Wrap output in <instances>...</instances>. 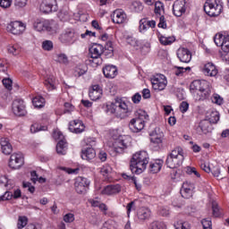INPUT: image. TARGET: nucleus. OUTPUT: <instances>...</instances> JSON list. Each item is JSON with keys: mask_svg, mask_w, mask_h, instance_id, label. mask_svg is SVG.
Segmentation results:
<instances>
[{"mask_svg": "<svg viewBox=\"0 0 229 229\" xmlns=\"http://www.w3.org/2000/svg\"><path fill=\"white\" fill-rule=\"evenodd\" d=\"M56 58L59 64H64V65H67V64H69V58L65 54H57Z\"/></svg>", "mask_w": 229, "mask_h": 229, "instance_id": "nucleus-43", "label": "nucleus"}, {"mask_svg": "<svg viewBox=\"0 0 229 229\" xmlns=\"http://www.w3.org/2000/svg\"><path fill=\"white\" fill-rule=\"evenodd\" d=\"M164 140V132L160 131V128H156L151 133H150V141L152 144H162Z\"/></svg>", "mask_w": 229, "mask_h": 229, "instance_id": "nucleus-20", "label": "nucleus"}, {"mask_svg": "<svg viewBox=\"0 0 229 229\" xmlns=\"http://www.w3.org/2000/svg\"><path fill=\"white\" fill-rule=\"evenodd\" d=\"M103 74L106 78L114 79L117 75V67L107 64L103 68Z\"/></svg>", "mask_w": 229, "mask_h": 229, "instance_id": "nucleus-24", "label": "nucleus"}, {"mask_svg": "<svg viewBox=\"0 0 229 229\" xmlns=\"http://www.w3.org/2000/svg\"><path fill=\"white\" fill-rule=\"evenodd\" d=\"M211 173L215 178H219L221 174V168L219 167V165L216 164L214 166H212Z\"/></svg>", "mask_w": 229, "mask_h": 229, "instance_id": "nucleus-49", "label": "nucleus"}, {"mask_svg": "<svg viewBox=\"0 0 229 229\" xmlns=\"http://www.w3.org/2000/svg\"><path fill=\"white\" fill-rule=\"evenodd\" d=\"M32 105L35 106V108H43V106L46 105V98L41 96L35 97L32 99Z\"/></svg>", "mask_w": 229, "mask_h": 229, "instance_id": "nucleus-36", "label": "nucleus"}, {"mask_svg": "<svg viewBox=\"0 0 229 229\" xmlns=\"http://www.w3.org/2000/svg\"><path fill=\"white\" fill-rule=\"evenodd\" d=\"M128 112H130V109H128V105H126V102H123V100H117L114 103V107L112 111V114H116L117 117L124 119V117L128 115Z\"/></svg>", "mask_w": 229, "mask_h": 229, "instance_id": "nucleus-8", "label": "nucleus"}, {"mask_svg": "<svg viewBox=\"0 0 229 229\" xmlns=\"http://www.w3.org/2000/svg\"><path fill=\"white\" fill-rule=\"evenodd\" d=\"M28 4V0H14V6L16 8H24Z\"/></svg>", "mask_w": 229, "mask_h": 229, "instance_id": "nucleus-53", "label": "nucleus"}, {"mask_svg": "<svg viewBox=\"0 0 229 229\" xmlns=\"http://www.w3.org/2000/svg\"><path fill=\"white\" fill-rule=\"evenodd\" d=\"M1 8H10L12 6V0H0Z\"/></svg>", "mask_w": 229, "mask_h": 229, "instance_id": "nucleus-59", "label": "nucleus"}, {"mask_svg": "<svg viewBox=\"0 0 229 229\" xmlns=\"http://www.w3.org/2000/svg\"><path fill=\"white\" fill-rule=\"evenodd\" d=\"M128 148V144L124 142V140H117L114 143V151L116 153H123V149H126Z\"/></svg>", "mask_w": 229, "mask_h": 229, "instance_id": "nucleus-35", "label": "nucleus"}, {"mask_svg": "<svg viewBox=\"0 0 229 229\" xmlns=\"http://www.w3.org/2000/svg\"><path fill=\"white\" fill-rule=\"evenodd\" d=\"M101 173H102L103 176H106V175L110 174V173H112V167L108 165H106L105 166H103L101 168Z\"/></svg>", "mask_w": 229, "mask_h": 229, "instance_id": "nucleus-54", "label": "nucleus"}, {"mask_svg": "<svg viewBox=\"0 0 229 229\" xmlns=\"http://www.w3.org/2000/svg\"><path fill=\"white\" fill-rule=\"evenodd\" d=\"M45 31H47L49 35H56L58 33V23L55 21H47V26L45 27Z\"/></svg>", "mask_w": 229, "mask_h": 229, "instance_id": "nucleus-30", "label": "nucleus"}, {"mask_svg": "<svg viewBox=\"0 0 229 229\" xmlns=\"http://www.w3.org/2000/svg\"><path fill=\"white\" fill-rule=\"evenodd\" d=\"M13 112L14 115H18V117H22L26 115V106L24 105V101L22 99L13 100Z\"/></svg>", "mask_w": 229, "mask_h": 229, "instance_id": "nucleus-13", "label": "nucleus"}, {"mask_svg": "<svg viewBox=\"0 0 229 229\" xmlns=\"http://www.w3.org/2000/svg\"><path fill=\"white\" fill-rule=\"evenodd\" d=\"M182 189H190V191H194V183H191L190 182H185L182 183Z\"/></svg>", "mask_w": 229, "mask_h": 229, "instance_id": "nucleus-63", "label": "nucleus"}, {"mask_svg": "<svg viewBox=\"0 0 229 229\" xmlns=\"http://www.w3.org/2000/svg\"><path fill=\"white\" fill-rule=\"evenodd\" d=\"M69 130L72 133H82L85 131V125L82 121L73 120L69 123Z\"/></svg>", "mask_w": 229, "mask_h": 229, "instance_id": "nucleus-19", "label": "nucleus"}, {"mask_svg": "<svg viewBox=\"0 0 229 229\" xmlns=\"http://www.w3.org/2000/svg\"><path fill=\"white\" fill-rule=\"evenodd\" d=\"M0 146L4 155H11L12 151H13V148L7 138L0 139Z\"/></svg>", "mask_w": 229, "mask_h": 229, "instance_id": "nucleus-23", "label": "nucleus"}, {"mask_svg": "<svg viewBox=\"0 0 229 229\" xmlns=\"http://www.w3.org/2000/svg\"><path fill=\"white\" fill-rule=\"evenodd\" d=\"M131 10H133V12H136L137 13L142 12V10H144V5H142V3L139 2V1H134L131 4Z\"/></svg>", "mask_w": 229, "mask_h": 229, "instance_id": "nucleus-39", "label": "nucleus"}, {"mask_svg": "<svg viewBox=\"0 0 229 229\" xmlns=\"http://www.w3.org/2000/svg\"><path fill=\"white\" fill-rule=\"evenodd\" d=\"M2 83H3L4 87H5V89H7V90H12V89H13L12 85L13 83L12 79H10V78L4 79L2 81Z\"/></svg>", "mask_w": 229, "mask_h": 229, "instance_id": "nucleus-50", "label": "nucleus"}, {"mask_svg": "<svg viewBox=\"0 0 229 229\" xmlns=\"http://www.w3.org/2000/svg\"><path fill=\"white\" fill-rule=\"evenodd\" d=\"M187 2L185 0H176L173 4V13L175 17H182L185 13L187 7L185 6Z\"/></svg>", "mask_w": 229, "mask_h": 229, "instance_id": "nucleus-15", "label": "nucleus"}, {"mask_svg": "<svg viewBox=\"0 0 229 229\" xmlns=\"http://www.w3.org/2000/svg\"><path fill=\"white\" fill-rule=\"evenodd\" d=\"M158 28H163V30L167 28V23L165 22V17H164V15L160 16L159 18Z\"/></svg>", "mask_w": 229, "mask_h": 229, "instance_id": "nucleus-60", "label": "nucleus"}, {"mask_svg": "<svg viewBox=\"0 0 229 229\" xmlns=\"http://www.w3.org/2000/svg\"><path fill=\"white\" fill-rule=\"evenodd\" d=\"M140 99H142V96L140 93H135L131 98L132 103L135 105H139V103H140Z\"/></svg>", "mask_w": 229, "mask_h": 229, "instance_id": "nucleus-57", "label": "nucleus"}, {"mask_svg": "<svg viewBox=\"0 0 229 229\" xmlns=\"http://www.w3.org/2000/svg\"><path fill=\"white\" fill-rule=\"evenodd\" d=\"M147 121H149V115L146 111L140 110L137 112L136 117L132 118L129 123V128L132 133L142 131L146 126Z\"/></svg>", "mask_w": 229, "mask_h": 229, "instance_id": "nucleus-3", "label": "nucleus"}, {"mask_svg": "<svg viewBox=\"0 0 229 229\" xmlns=\"http://www.w3.org/2000/svg\"><path fill=\"white\" fill-rule=\"evenodd\" d=\"M13 198V193L11 191H5L4 195L0 196V201H8Z\"/></svg>", "mask_w": 229, "mask_h": 229, "instance_id": "nucleus-52", "label": "nucleus"}, {"mask_svg": "<svg viewBox=\"0 0 229 229\" xmlns=\"http://www.w3.org/2000/svg\"><path fill=\"white\" fill-rule=\"evenodd\" d=\"M162 12H164V4L157 1L155 3V13H157L158 15H162Z\"/></svg>", "mask_w": 229, "mask_h": 229, "instance_id": "nucleus-48", "label": "nucleus"}, {"mask_svg": "<svg viewBox=\"0 0 229 229\" xmlns=\"http://www.w3.org/2000/svg\"><path fill=\"white\" fill-rule=\"evenodd\" d=\"M149 229H165V224L160 221H154L150 224Z\"/></svg>", "mask_w": 229, "mask_h": 229, "instance_id": "nucleus-41", "label": "nucleus"}, {"mask_svg": "<svg viewBox=\"0 0 229 229\" xmlns=\"http://www.w3.org/2000/svg\"><path fill=\"white\" fill-rule=\"evenodd\" d=\"M64 223H72L74 221V214L68 213L64 216Z\"/></svg>", "mask_w": 229, "mask_h": 229, "instance_id": "nucleus-56", "label": "nucleus"}, {"mask_svg": "<svg viewBox=\"0 0 229 229\" xmlns=\"http://www.w3.org/2000/svg\"><path fill=\"white\" fill-rule=\"evenodd\" d=\"M149 164V155L146 151L137 152L132 156L130 169L132 174H142Z\"/></svg>", "mask_w": 229, "mask_h": 229, "instance_id": "nucleus-2", "label": "nucleus"}, {"mask_svg": "<svg viewBox=\"0 0 229 229\" xmlns=\"http://www.w3.org/2000/svg\"><path fill=\"white\" fill-rule=\"evenodd\" d=\"M125 42H127L129 46H131L132 47H139V40L132 36L125 37Z\"/></svg>", "mask_w": 229, "mask_h": 229, "instance_id": "nucleus-40", "label": "nucleus"}, {"mask_svg": "<svg viewBox=\"0 0 229 229\" xmlns=\"http://www.w3.org/2000/svg\"><path fill=\"white\" fill-rule=\"evenodd\" d=\"M59 40L62 44L72 46L76 42V32L72 29H67L59 35Z\"/></svg>", "mask_w": 229, "mask_h": 229, "instance_id": "nucleus-7", "label": "nucleus"}, {"mask_svg": "<svg viewBox=\"0 0 229 229\" xmlns=\"http://www.w3.org/2000/svg\"><path fill=\"white\" fill-rule=\"evenodd\" d=\"M204 12L209 17H218L223 12V0H207L204 4Z\"/></svg>", "mask_w": 229, "mask_h": 229, "instance_id": "nucleus-5", "label": "nucleus"}, {"mask_svg": "<svg viewBox=\"0 0 229 229\" xmlns=\"http://www.w3.org/2000/svg\"><path fill=\"white\" fill-rule=\"evenodd\" d=\"M81 158L83 160H94L96 158V150L93 148H87L86 149L82 150Z\"/></svg>", "mask_w": 229, "mask_h": 229, "instance_id": "nucleus-27", "label": "nucleus"}, {"mask_svg": "<svg viewBox=\"0 0 229 229\" xmlns=\"http://www.w3.org/2000/svg\"><path fill=\"white\" fill-rule=\"evenodd\" d=\"M24 165V156L22 153H13L9 160L11 169H21Z\"/></svg>", "mask_w": 229, "mask_h": 229, "instance_id": "nucleus-10", "label": "nucleus"}, {"mask_svg": "<svg viewBox=\"0 0 229 229\" xmlns=\"http://www.w3.org/2000/svg\"><path fill=\"white\" fill-rule=\"evenodd\" d=\"M8 53L10 55H13V56H17V55H21V48L19 45L9 46L7 48Z\"/></svg>", "mask_w": 229, "mask_h": 229, "instance_id": "nucleus-38", "label": "nucleus"}, {"mask_svg": "<svg viewBox=\"0 0 229 229\" xmlns=\"http://www.w3.org/2000/svg\"><path fill=\"white\" fill-rule=\"evenodd\" d=\"M111 17L114 24H124L128 22V16L126 15V13H124V11H123L122 9H117L114 11Z\"/></svg>", "mask_w": 229, "mask_h": 229, "instance_id": "nucleus-16", "label": "nucleus"}, {"mask_svg": "<svg viewBox=\"0 0 229 229\" xmlns=\"http://www.w3.org/2000/svg\"><path fill=\"white\" fill-rule=\"evenodd\" d=\"M185 156H183V148L182 147L174 148L166 157V165L170 169H176L183 164Z\"/></svg>", "mask_w": 229, "mask_h": 229, "instance_id": "nucleus-4", "label": "nucleus"}, {"mask_svg": "<svg viewBox=\"0 0 229 229\" xmlns=\"http://www.w3.org/2000/svg\"><path fill=\"white\" fill-rule=\"evenodd\" d=\"M163 164H164V161L162 160H157L154 163H150L149 164L150 173H153V174L159 173L160 169H162Z\"/></svg>", "mask_w": 229, "mask_h": 229, "instance_id": "nucleus-32", "label": "nucleus"}, {"mask_svg": "<svg viewBox=\"0 0 229 229\" xmlns=\"http://www.w3.org/2000/svg\"><path fill=\"white\" fill-rule=\"evenodd\" d=\"M203 72L206 74V76H217V68H216L214 64L208 63L204 65Z\"/></svg>", "mask_w": 229, "mask_h": 229, "instance_id": "nucleus-26", "label": "nucleus"}, {"mask_svg": "<svg viewBox=\"0 0 229 229\" xmlns=\"http://www.w3.org/2000/svg\"><path fill=\"white\" fill-rule=\"evenodd\" d=\"M137 217L140 223H144V221H148L149 217H151V209L148 208H140L137 211Z\"/></svg>", "mask_w": 229, "mask_h": 229, "instance_id": "nucleus-21", "label": "nucleus"}, {"mask_svg": "<svg viewBox=\"0 0 229 229\" xmlns=\"http://www.w3.org/2000/svg\"><path fill=\"white\" fill-rule=\"evenodd\" d=\"M199 127L200 128L202 133L207 135V133L212 132V123L208 120H201Z\"/></svg>", "mask_w": 229, "mask_h": 229, "instance_id": "nucleus-29", "label": "nucleus"}, {"mask_svg": "<svg viewBox=\"0 0 229 229\" xmlns=\"http://www.w3.org/2000/svg\"><path fill=\"white\" fill-rule=\"evenodd\" d=\"M47 26V21L37 20L33 23V28L36 31H46V27Z\"/></svg>", "mask_w": 229, "mask_h": 229, "instance_id": "nucleus-34", "label": "nucleus"}, {"mask_svg": "<svg viewBox=\"0 0 229 229\" xmlns=\"http://www.w3.org/2000/svg\"><path fill=\"white\" fill-rule=\"evenodd\" d=\"M90 185V181L85 177L79 176L75 179L74 187L78 194H85Z\"/></svg>", "mask_w": 229, "mask_h": 229, "instance_id": "nucleus-9", "label": "nucleus"}, {"mask_svg": "<svg viewBox=\"0 0 229 229\" xmlns=\"http://www.w3.org/2000/svg\"><path fill=\"white\" fill-rule=\"evenodd\" d=\"M42 48L44 49V51H53V41L51 40L43 41Z\"/></svg>", "mask_w": 229, "mask_h": 229, "instance_id": "nucleus-47", "label": "nucleus"}, {"mask_svg": "<svg viewBox=\"0 0 229 229\" xmlns=\"http://www.w3.org/2000/svg\"><path fill=\"white\" fill-rule=\"evenodd\" d=\"M187 174H194L197 178H200L201 174L196 170V167L188 166L186 170Z\"/></svg>", "mask_w": 229, "mask_h": 229, "instance_id": "nucleus-51", "label": "nucleus"}, {"mask_svg": "<svg viewBox=\"0 0 229 229\" xmlns=\"http://www.w3.org/2000/svg\"><path fill=\"white\" fill-rule=\"evenodd\" d=\"M7 31L13 35H22L26 31V24L22 21H12L7 25Z\"/></svg>", "mask_w": 229, "mask_h": 229, "instance_id": "nucleus-11", "label": "nucleus"}, {"mask_svg": "<svg viewBox=\"0 0 229 229\" xmlns=\"http://www.w3.org/2000/svg\"><path fill=\"white\" fill-rule=\"evenodd\" d=\"M222 51H229V36H226L225 41H224Z\"/></svg>", "mask_w": 229, "mask_h": 229, "instance_id": "nucleus-64", "label": "nucleus"}, {"mask_svg": "<svg viewBox=\"0 0 229 229\" xmlns=\"http://www.w3.org/2000/svg\"><path fill=\"white\" fill-rule=\"evenodd\" d=\"M119 192H121V185L119 184L107 185L102 191V194H106L107 196H112V194H119Z\"/></svg>", "mask_w": 229, "mask_h": 229, "instance_id": "nucleus-25", "label": "nucleus"}, {"mask_svg": "<svg viewBox=\"0 0 229 229\" xmlns=\"http://www.w3.org/2000/svg\"><path fill=\"white\" fill-rule=\"evenodd\" d=\"M39 10L42 13H51V12H56L58 10L56 0H43L40 4Z\"/></svg>", "mask_w": 229, "mask_h": 229, "instance_id": "nucleus-12", "label": "nucleus"}, {"mask_svg": "<svg viewBox=\"0 0 229 229\" xmlns=\"http://www.w3.org/2000/svg\"><path fill=\"white\" fill-rule=\"evenodd\" d=\"M212 210H213V216H215V217H219L220 213H219V207L217 206V204L213 203Z\"/></svg>", "mask_w": 229, "mask_h": 229, "instance_id": "nucleus-62", "label": "nucleus"}, {"mask_svg": "<svg viewBox=\"0 0 229 229\" xmlns=\"http://www.w3.org/2000/svg\"><path fill=\"white\" fill-rule=\"evenodd\" d=\"M206 121H208L211 124H216L219 121V113L217 111H212L206 115Z\"/></svg>", "mask_w": 229, "mask_h": 229, "instance_id": "nucleus-33", "label": "nucleus"}, {"mask_svg": "<svg viewBox=\"0 0 229 229\" xmlns=\"http://www.w3.org/2000/svg\"><path fill=\"white\" fill-rule=\"evenodd\" d=\"M44 84L47 86V89H48V90H55V89H56V79L55 78V76L49 75L45 80Z\"/></svg>", "mask_w": 229, "mask_h": 229, "instance_id": "nucleus-31", "label": "nucleus"}, {"mask_svg": "<svg viewBox=\"0 0 229 229\" xmlns=\"http://www.w3.org/2000/svg\"><path fill=\"white\" fill-rule=\"evenodd\" d=\"M192 191L193 190L187 189V188H181V194H182V198L189 199V198L192 197Z\"/></svg>", "mask_w": 229, "mask_h": 229, "instance_id": "nucleus-44", "label": "nucleus"}, {"mask_svg": "<svg viewBox=\"0 0 229 229\" xmlns=\"http://www.w3.org/2000/svg\"><path fill=\"white\" fill-rule=\"evenodd\" d=\"M28 225V217L26 216H19L17 227L18 229H22L24 226Z\"/></svg>", "mask_w": 229, "mask_h": 229, "instance_id": "nucleus-45", "label": "nucleus"}, {"mask_svg": "<svg viewBox=\"0 0 229 229\" xmlns=\"http://www.w3.org/2000/svg\"><path fill=\"white\" fill-rule=\"evenodd\" d=\"M158 39L160 44H162V46H171V44H173V42H174L176 40V38H174V36H167V35H164V34H159L158 35Z\"/></svg>", "mask_w": 229, "mask_h": 229, "instance_id": "nucleus-28", "label": "nucleus"}, {"mask_svg": "<svg viewBox=\"0 0 229 229\" xmlns=\"http://www.w3.org/2000/svg\"><path fill=\"white\" fill-rule=\"evenodd\" d=\"M103 95V89L99 87V85H93L92 89H89V98L91 101H98V99L101 98Z\"/></svg>", "mask_w": 229, "mask_h": 229, "instance_id": "nucleus-22", "label": "nucleus"}, {"mask_svg": "<svg viewBox=\"0 0 229 229\" xmlns=\"http://www.w3.org/2000/svg\"><path fill=\"white\" fill-rule=\"evenodd\" d=\"M201 224L204 229L208 228L212 226V220L210 218H204L202 219Z\"/></svg>", "mask_w": 229, "mask_h": 229, "instance_id": "nucleus-58", "label": "nucleus"}, {"mask_svg": "<svg viewBox=\"0 0 229 229\" xmlns=\"http://www.w3.org/2000/svg\"><path fill=\"white\" fill-rule=\"evenodd\" d=\"M76 72L78 73L79 76H83L85 72H87V66L85 65H79L76 68Z\"/></svg>", "mask_w": 229, "mask_h": 229, "instance_id": "nucleus-55", "label": "nucleus"}, {"mask_svg": "<svg viewBox=\"0 0 229 229\" xmlns=\"http://www.w3.org/2000/svg\"><path fill=\"white\" fill-rule=\"evenodd\" d=\"M148 20L143 18L140 21V33H144V31L148 30Z\"/></svg>", "mask_w": 229, "mask_h": 229, "instance_id": "nucleus-46", "label": "nucleus"}, {"mask_svg": "<svg viewBox=\"0 0 229 229\" xmlns=\"http://www.w3.org/2000/svg\"><path fill=\"white\" fill-rule=\"evenodd\" d=\"M151 83L154 90H164L165 87H167V80H165V76L164 75H160L159 78L152 79Z\"/></svg>", "mask_w": 229, "mask_h": 229, "instance_id": "nucleus-18", "label": "nucleus"}, {"mask_svg": "<svg viewBox=\"0 0 229 229\" xmlns=\"http://www.w3.org/2000/svg\"><path fill=\"white\" fill-rule=\"evenodd\" d=\"M189 110V104L186 101H182L180 105V111L182 114H185Z\"/></svg>", "mask_w": 229, "mask_h": 229, "instance_id": "nucleus-61", "label": "nucleus"}, {"mask_svg": "<svg viewBox=\"0 0 229 229\" xmlns=\"http://www.w3.org/2000/svg\"><path fill=\"white\" fill-rule=\"evenodd\" d=\"M104 47L102 45L97 44L89 48L90 58L95 61L97 65H99V62L101 59V55H103Z\"/></svg>", "mask_w": 229, "mask_h": 229, "instance_id": "nucleus-14", "label": "nucleus"}, {"mask_svg": "<svg viewBox=\"0 0 229 229\" xmlns=\"http://www.w3.org/2000/svg\"><path fill=\"white\" fill-rule=\"evenodd\" d=\"M190 90L192 94L196 95L197 101H205V99H208L210 98V94H212V86L210 82L207 81H193L190 85Z\"/></svg>", "mask_w": 229, "mask_h": 229, "instance_id": "nucleus-1", "label": "nucleus"}, {"mask_svg": "<svg viewBox=\"0 0 229 229\" xmlns=\"http://www.w3.org/2000/svg\"><path fill=\"white\" fill-rule=\"evenodd\" d=\"M177 58L182 64H189L192 60V54L188 48L181 47L177 50Z\"/></svg>", "mask_w": 229, "mask_h": 229, "instance_id": "nucleus-17", "label": "nucleus"}, {"mask_svg": "<svg viewBox=\"0 0 229 229\" xmlns=\"http://www.w3.org/2000/svg\"><path fill=\"white\" fill-rule=\"evenodd\" d=\"M53 137L55 140H59L56 145V151L58 155H65L67 153V141L64 137V133L60 131H55Z\"/></svg>", "mask_w": 229, "mask_h": 229, "instance_id": "nucleus-6", "label": "nucleus"}, {"mask_svg": "<svg viewBox=\"0 0 229 229\" xmlns=\"http://www.w3.org/2000/svg\"><path fill=\"white\" fill-rule=\"evenodd\" d=\"M175 229H191V225L187 222H183L182 220L177 221L176 224H174Z\"/></svg>", "mask_w": 229, "mask_h": 229, "instance_id": "nucleus-42", "label": "nucleus"}, {"mask_svg": "<svg viewBox=\"0 0 229 229\" xmlns=\"http://www.w3.org/2000/svg\"><path fill=\"white\" fill-rule=\"evenodd\" d=\"M226 40V36L223 35V34H216L214 37V42L216 44V46H217L218 47H223V45L225 44V41Z\"/></svg>", "mask_w": 229, "mask_h": 229, "instance_id": "nucleus-37", "label": "nucleus"}]
</instances>
